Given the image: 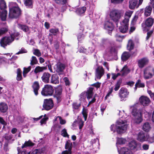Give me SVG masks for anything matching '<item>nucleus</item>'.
I'll use <instances>...</instances> for the list:
<instances>
[{
    "mask_svg": "<svg viewBox=\"0 0 154 154\" xmlns=\"http://www.w3.org/2000/svg\"><path fill=\"white\" fill-rule=\"evenodd\" d=\"M121 82L120 81H118L115 85L114 90L115 91H117L119 88Z\"/></svg>",
    "mask_w": 154,
    "mask_h": 154,
    "instance_id": "obj_48",
    "label": "nucleus"
},
{
    "mask_svg": "<svg viewBox=\"0 0 154 154\" xmlns=\"http://www.w3.org/2000/svg\"><path fill=\"white\" fill-rule=\"evenodd\" d=\"M143 113L145 115V117H149V113L146 111L144 108L138 110L136 108L132 107V113L134 116L133 120L134 123L139 124L142 122V115Z\"/></svg>",
    "mask_w": 154,
    "mask_h": 154,
    "instance_id": "obj_2",
    "label": "nucleus"
},
{
    "mask_svg": "<svg viewBox=\"0 0 154 154\" xmlns=\"http://www.w3.org/2000/svg\"><path fill=\"white\" fill-rule=\"evenodd\" d=\"M124 12L122 10L113 9L110 12L109 16L112 20L117 22L123 17Z\"/></svg>",
    "mask_w": 154,
    "mask_h": 154,
    "instance_id": "obj_5",
    "label": "nucleus"
},
{
    "mask_svg": "<svg viewBox=\"0 0 154 154\" xmlns=\"http://www.w3.org/2000/svg\"><path fill=\"white\" fill-rule=\"evenodd\" d=\"M72 147V143L69 140L67 141L65 145V148L66 149H68V151L69 152V154L71 153V150Z\"/></svg>",
    "mask_w": 154,
    "mask_h": 154,
    "instance_id": "obj_31",
    "label": "nucleus"
},
{
    "mask_svg": "<svg viewBox=\"0 0 154 154\" xmlns=\"http://www.w3.org/2000/svg\"><path fill=\"white\" fill-rule=\"evenodd\" d=\"M144 84L143 83H141V80H138L137 82L135 84V90H136L137 87L139 88H143L144 87Z\"/></svg>",
    "mask_w": 154,
    "mask_h": 154,
    "instance_id": "obj_40",
    "label": "nucleus"
},
{
    "mask_svg": "<svg viewBox=\"0 0 154 154\" xmlns=\"http://www.w3.org/2000/svg\"><path fill=\"white\" fill-rule=\"evenodd\" d=\"M8 31L6 28H3L0 29V36Z\"/></svg>",
    "mask_w": 154,
    "mask_h": 154,
    "instance_id": "obj_53",
    "label": "nucleus"
},
{
    "mask_svg": "<svg viewBox=\"0 0 154 154\" xmlns=\"http://www.w3.org/2000/svg\"><path fill=\"white\" fill-rule=\"evenodd\" d=\"M50 76L51 75L48 73L44 72L42 77V80L45 83H48Z\"/></svg>",
    "mask_w": 154,
    "mask_h": 154,
    "instance_id": "obj_21",
    "label": "nucleus"
},
{
    "mask_svg": "<svg viewBox=\"0 0 154 154\" xmlns=\"http://www.w3.org/2000/svg\"><path fill=\"white\" fill-rule=\"evenodd\" d=\"M33 54L34 55L38 57H39L41 56V53L37 49H35L33 52Z\"/></svg>",
    "mask_w": 154,
    "mask_h": 154,
    "instance_id": "obj_54",
    "label": "nucleus"
},
{
    "mask_svg": "<svg viewBox=\"0 0 154 154\" xmlns=\"http://www.w3.org/2000/svg\"><path fill=\"white\" fill-rule=\"evenodd\" d=\"M65 68V66L63 64L59 62L54 66V71L59 73L63 72Z\"/></svg>",
    "mask_w": 154,
    "mask_h": 154,
    "instance_id": "obj_19",
    "label": "nucleus"
},
{
    "mask_svg": "<svg viewBox=\"0 0 154 154\" xmlns=\"http://www.w3.org/2000/svg\"><path fill=\"white\" fill-rule=\"evenodd\" d=\"M104 28L108 30V33L110 34L113 28V24L110 20H107L105 22Z\"/></svg>",
    "mask_w": 154,
    "mask_h": 154,
    "instance_id": "obj_18",
    "label": "nucleus"
},
{
    "mask_svg": "<svg viewBox=\"0 0 154 154\" xmlns=\"http://www.w3.org/2000/svg\"><path fill=\"white\" fill-rule=\"evenodd\" d=\"M154 75V68L152 66H148L143 71V76L145 79H149Z\"/></svg>",
    "mask_w": 154,
    "mask_h": 154,
    "instance_id": "obj_7",
    "label": "nucleus"
},
{
    "mask_svg": "<svg viewBox=\"0 0 154 154\" xmlns=\"http://www.w3.org/2000/svg\"><path fill=\"white\" fill-rule=\"evenodd\" d=\"M112 78L113 80H115L116 78L119 75H120V73H118L117 74H114V73H112Z\"/></svg>",
    "mask_w": 154,
    "mask_h": 154,
    "instance_id": "obj_64",
    "label": "nucleus"
},
{
    "mask_svg": "<svg viewBox=\"0 0 154 154\" xmlns=\"http://www.w3.org/2000/svg\"><path fill=\"white\" fill-rule=\"evenodd\" d=\"M27 52V51L24 48H22L19 52L16 54H20L26 53Z\"/></svg>",
    "mask_w": 154,
    "mask_h": 154,
    "instance_id": "obj_61",
    "label": "nucleus"
},
{
    "mask_svg": "<svg viewBox=\"0 0 154 154\" xmlns=\"http://www.w3.org/2000/svg\"><path fill=\"white\" fill-rule=\"evenodd\" d=\"M154 22L153 19L150 17L148 18L146 20L145 24H142V26L144 31H147L148 29V27H151Z\"/></svg>",
    "mask_w": 154,
    "mask_h": 154,
    "instance_id": "obj_13",
    "label": "nucleus"
},
{
    "mask_svg": "<svg viewBox=\"0 0 154 154\" xmlns=\"http://www.w3.org/2000/svg\"><path fill=\"white\" fill-rule=\"evenodd\" d=\"M129 94V92L125 88H122L119 91V96L122 101L124 100L125 98H127Z\"/></svg>",
    "mask_w": 154,
    "mask_h": 154,
    "instance_id": "obj_10",
    "label": "nucleus"
},
{
    "mask_svg": "<svg viewBox=\"0 0 154 154\" xmlns=\"http://www.w3.org/2000/svg\"><path fill=\"white\" fill-rule=\"evenodd\" d=\"M54 92V89L52 86L47 85H45L41 92L42 95L44 96L52 95Z\"/></svg>",
    "mask_w": 154,
    "mask_h": 154,
    "instance_id": "obj_8",
    "label": "nucleus"
},
{
    "mask_svg": "<svg viewBox=\"0 0 154 154\" xmlns=\"http://www.w3.org/2000/svg\"><path fill=\"white\" fill-rule=\"evenodd\" d=\"M58 29H51L50 30V32L53 34L54 35H55L58 31Z\"/></svg>",
    "mask_w": 154,
    "mask_h": 154,
    "instance_id": "obj_62",
    "label": "nucleus"
},
{
    "mask_svg": "<svg viewBox=\"0 0 154 154\" xmlns=\"http://www.w3.org/2000/svg\"><path fill=\"white\" fill-rule=\"evenodd\" d=\"M137 3V0H130L129 2V8L131 9H134Z\"/></svg>",
    "mask_w": 154,
    "mask_h": 154,
    "instance_id": "obj_29",
    "label": "nucleus"
},
{
    "mask_svg": "<svg viewBox=\"0 0 154 154\" xmlns=\"http://www.w3.org/2000/svg\"><path fill=\"white\" fill-rule=\"evenodd\" d=\"M43 152L41 149H35L31 152L30 153V154H41Z\"/></svg>",
    "mask_w": 154,
    "mask_h": 154,
    "instance_id": "obj_49",
    "label": "nucleus"
},
{
    "mask_svg": "<svg viewBox=\"0 0 154 154\" xmlns=\"http://www.w3.org/2000/svg\"><path fill=\"white\" fill-rule=\"evenodd\" d=\"M93 88H90L86 91L83 92L80 94L79 96V100L81 102L85 101L86 98L89 101L90 100L93 95Z\"/></svg>",
    "mask_w": 154,
    "mask_h": 154,
    "instance_id": "obj_4",
    "label": "nucleus"
},
{
    "mask_svg": "<svg viewBox=\"0 0 154 154\" xmlns=\"http://www.w3.org/2000/svg\"><path fill=\"white\" fill-rule=\"evenodd\" d=\"M128 124L126 120L119 119L117 121L116 124L112 125L110 127L111 130L113 132L116 131L121 134L125 132L128 128Z\"/></svg>",
    "mask_w": 154,
    "mask_h": 154,
    "instance_id": "obj_1",
    "label": "nucleus"
},
{
    "mask_svg": "<svg viewBox=\"0 0 154 154\" xmlns=\"http://www.w3.org/2000/svg\"><path fill=\"white\" fill-rule=\"evenodd\" d=\"M128 146L131 150L135 151L141 149V145L139 143H137L135 140H133L130 142L128 144Z\"/></svg>",
    "mask_w": 154,
    "mask_h": 154,
    "instance_id": "obj_15",
    "label": "nucleus"
},
{
    "mask_svg": "<svg viewBox=\"0 0 154 154\" xmlns=\"http://www.w3.org/2000/svg\"><path fill=\"white\" fill-rule=\"evenodd\" d=\"M134 44L133 41L131 40H129L127 46L128 49L129 51L131 50L134 48Z\"/></svg>",
    "mask_w": 154,
    "mask_h": 154,
    "instance_id": "obj_33",
    "label": "nucleus"
},
{
    "mask_svg": "<svg viewBox=\"0 0 154 154\" xmlns=\"http://www.w3.org/2000/svg\"><path fill=\"white\" fill-rule=\"evenodd\" d=\"M61 135L64 137H68L69 135L68 134L66 130L65 129H64L61 131Z\"/></svg>",
    "mask_w": 154,
    "mask_h": 154,
    "instance_id": "obj_55",
    "label": "nucleus"
},
{
    "mask_svg": "<svg viewBox=\"0 0 154 154\" xmlns=\"http://www.w3.org/2000/svg\"><path fill=\"white\" fill-rule=\"evenodd\" d=\"M19 34L18 33H14L11 34L10 36L5 37L3 38L0 42L2 47H5L7 45H10L14 40L15 36H17Z\"/></svg>",
    "mask_w": 154,
    "mask_h": 154,
    "instance_id": "obj_6",
    "label": "nucleus"
},
{
    "mask_svg": "<svg viewBox=\"0 0 154 154\" xmlns=\"http://www.w3.org/2000/svg\"><path fill=\"white\" fill-rule=\"evenodd\" d=\"M121 26H119V31L122 33H126L128 29V23L122 21L120 22Z\"/></svg>",
    "mask_w": 154,
    "mask_h": 154,
    "instance_id": "obj_17",
    "label": "nucleus"
},
{
    "mask_svg": "<svg viewBox=\"0 0 154 154\" xmlns=\"http://www.w3.org/2000/svg\"><path fill=\"white\" fill-rule=\"evenodd\" d=\"M130 72V70L126 66H125L120 71V75L122 76H125L127 75Z\"/></svg>",
    "mask_w": 154,
    "mask_h": 154,
    "instance_id": "obj_24",
    "label": "nucleus"
},
{
    "mask_svg": "<svg viewBox=\"0 0 154 154\" xmlns=\"http://www.w3.org/2000/svg\"><path fill=\"white\" fill-rule=\"evenodd\" d=\"M9 17L11 18H16L21 14V11L18 5L15 2H10L9 4Z\"/></svg>",
    "mask_w": 154,
    "mask_h": 154,
    "instance_id": "obj_3",
    "label": "nucleus"
},
{
    "mask_svg": "<svg viewBox=\"0 0 154 154\" xmlns=\"http://www.w3.org/2000/svg\"><path fill=\"white\" fill-rule=\"evenodd\" d=\"M79 51L80 53H84L86 54L88 53L86 49L84 48L83 47H80L79 49Z\"/></svg>",
    "mask_w": 154,
    "mask_h": 154,
    "instance_id": "obj_57",
    "label": "nucleus"
},
{
    "mask_svg": "<svg viewBox=\"0 0 154 154\" xmlns=\"http://www.w3.org/2000/svg\"><path fill=\"white\" fill-rule=\"evenodd\" d=\"M151 129V127L149 123L146 122L143 124L142 127V129L144 131L148 132Z\"/></svg>",
    "mask_w": 154,
    "mask_h": 154,
    "instance_id": "obj_30",
    "label": "nucleus"
},
{
    "mask_svg": "<svg viewBox=\"0 0 154 154\" xmlns=\"http://www.w3.org/2000/svg\"><path fill=\"white\" fill-rule=\"evenodd\" d=\"M48 119V118L46 115L44 116V118L42 119L40 121L41 125L43 124H45L46 123V121Z\"/></svg>",
    "mask_w": 154,
    "mask_h": 154,
    "instance_id": "obj_47",
    "label": "nucleus"
},
{
    "mask_svg": "<svg viewBox=\"0 0 154 154\" xmlns=\"http://www.w3.org/2000/svg\"><path fill=\"white\" fill-rule=\"evenodd\" d=\"M23 69V76L24 77H25L26 76V74L30 70L31 67L29 66L27 68H24Z\"/></svg>",
    "mask_w": 154,
    "mask_h": 154,
    "instance_id": "obj_42",
    "label": "nucleus"
},
{
    "mask_svg": "<svg viewBox=\"0 0 154 154\" xmlns=\"http://www.w3.org/2000/svg\"><path fill=\"white\" fill-rule=\"evenodd\" d=\"M118 152L119 154H132V152L126 147L122 148Z\"/></svg>",
    "mask_w": 154,
    "mask_h": 154,
    "instance_id": "obj_22",
    "label": "nucleus"
},
{
    "mask_svg": "<svg viewBox=\"0 0 154 154\" xmlns=\"http://www.w3.org/2000/svg\"><path fill=\"white\" fill-rule=\"evenodd\" d=\"M149 138V135L148 134H145L143 131H140L138 135L137 139L141 142L148 141Z\"/></svg>",
    "mask_w": 154,
    "mask_h": 154,
    "instance_id": "obj_11",
    "label": "nucleus"
},
{
    "mask_svg": "<svg viewBox=\"0 0 154 154\" xmlns=\"http://www.w3.org/2000/svg\"><path fill=\"white\" fill-rule=\"evenodd\" d=\"M115 37L117 41L122 42L123 39L124 38V36H121L119 35H116L115 36Z\"/></svg>",
    "mask_w": 154,
    "mask_h": 154,
    "instance_id": "obj_51",
    "label": "nucleus"
},
{
    "mask_svg": "<svg viewBox=\"0 0 154 154\" xmlns=\"http://www.w3.org/2000/svg\"><path fill=\"white\" fill-rule=\"evenodd\" d=\"M112 3L114 4H119L122 3L124 0H111Z\"/></svg>",
    "mask_w": 154,
    "mask_h": 154,
    "instance_id": "obj_56",
    "label": "nucleus"
},
{
    "mask_svg": "<svg viewBox=\"0 0 154 154\" xmlns=\"http://www.w3.org/2000/svg\"><path fill=\"white\" fill-rule=\"evenodd\" d=\"M104 70L102 66H98L96 70L95 79H100L104 74Z\"/></svg>",
    "mask_w": 154,
    "mask_h": 154,
    "instance_id": "obj_12",
    "label": "nucleus"
},
{
    "mask_svg": "<svg viewBox=\"0 0 154 154\" xmlns=\"http://www.w3.org/2000/svg\"><path fill=\"white\" fill-rule=\"evenodd\" d=\"M53 106V102L51 99H45L44 100L43 106V108L45 110H49L52 108Z\"/></svg>",
    "mask_w": 154,
    "mask_h": 154,
    "instance_id": "obj_14",
    "label": "nucleus"
},
{
    "mask_svg": "<svg viewBox=\"0 0 154 154\" xmlns=\"http://www.w3.org/2000/svg\"><path fill=\"white\" fill-rule=\"evenodd\" d=\"M13 135L11 134H5L4 137V138L6 142H8L11 140L12 141L14 140L13 139Z\"/></svg>",
    "mask_w": 154,
    "mask_h": 154,
    "instance_id": "obj_35",
    "label": "nucleus"
},
{
    "mask_svg": "<svg viewBox=\"0 0 154 154\" xmlns=\"http://www.w3.org/2000/svg\"><path fill=\"white\" fill-rule=\"evenodd\" d=\"M140 103L143 106H147L149 105L150 100L149 98L146 96H141L139 99Z\"/></svg>",
    "mask_w": 154,
    "mask_h": 154,
    "instance_id": "obj_16",
    "label": "nucleus"
},
{
    "mask_svg": "<svg viewBox=\"0 0 154 154\" xmlns=\"http://www.w3.org/2000/svg\"><path fill=\"white\" fill-rule=\"evenodd\" d=\"M113 91V87H111L109 88V90L108 91V93L106 96L105 98V99H107L108 97L110 96H112V93Z\"/></svg>",
    "mask_w": 154,
    "mask_h": 154,
    "instance_id": "obj_44",
    "label": "nucleus"
},
{
    "mask_svg": "<svg viewBox=\"0 0 154 154\" xmlns=\"http://www.w3.org/2000/svg\"><path fill=\"white\" fill-rule=\"evenodd\" d=\"M46 68L45 67H40L39 66H38L35 68L34 72L35 73H37L39 72H42Z\"/></svg>",
    "mask_w": 154,
    "mask_h": 154,
    "instance_id": "obj_37",
    "label": "nucleus"
},
{
    "mask_svg": "<svg viewBox=\"0 0 154 154\" xmlns=\"http://www.w3.org/2000/svg\"><path fill=\"white\" fill-rule=\"evenodd\" d=\"M152 11V7L148 6H146L144 9V14L146 17H148L150 15Z\"/></svg>",
    "mask_w": 154,
    "mask_h": 154,
    "instance_id": "obj_26",
    "label": "nucleus"
},
{
    "mask_svg": "<svg viewBox=\"0 0 154 154\" xmlns=\"http://www.w3.org/2000/svg\"><path fill=\"white\" fill-rule=\"evenodd\" d=\"M86 10V8L85 7H83L81 8H79L76 10V12L77 14L80 15L85 13Z\"/></svg>",
    "mask_w": 154,
    "mask_h": 154,
    "instance_id": "obj_34",
    "label": "nucleus"
},
{
    "mask_svg": "<svg viewBox=\"0 0 154 154\" xmlns=\"http://www.w3.org/2000/svg\"><path fill=\"white\" fill-rule=\"evenodd\" d=\"M32 88L35 94L37 95L38 94V91L39 88L38 83L37 82H35L32 85Z\"/></svg>",
    "mask_w": 154,
    "mask_h": 154,
    "instance_id": "obj_27",
    "label": "nucleus"
},
{
    "mask_svg": "<svg viewBox=\"0 0 154 154\" xmlns=\"http://www.w3.org/2000/svg\"><path fill=\"white\" fill-rule=\"evenodd\" d=\"M96 99H95V97L94 96L93 98L92 99V100L90 101H89L88 104L87 105L88 106H89L91 104L94 102H95L96 101Z\"/></svg>",
    "mask_w": 154,
    "mask_h": 154,
    "instance_id": "obj_63",
    "label": "nucleus"
},
{
    "mask_svg": "<svg viewBox=\"0 0 154 154\" xmlns=\"http://www.w3.org/2000/svg\"><path fill=\"white\" fill-rule=\"evenodd\" d=\"M34 144L32 143L30 140H29L27 141H26L24 144L22 146V148L27 146H33Z\"/></svg>",
    "mask_w": 154,
    "mask_h": 154,
    "instance_id": "obj_36",
    "label": "nucleus"
},
{
    "mask_svg": "<svg viewBox=\"0 0 154 154\" xmlns=\"http://www.w3.org/2000/svg\"><path fill=\"white\" fill-rule=\"evenodd\" d=\"M132 14V12L131 11H128L126 12L124 15V19L122 21L129 23L130 18Z\"/></svg>",
    "mask_w": 154,
    "mask_h": 154,
    "instance_id": "obj_23",
    "label": "nucleus"
},
{
    "mask_svg": "<svg viewBox=\"0 0 154 154\" xmlns=\"http://www.w3.org/2000/svg\"><path fill=\"white\" fill-rule=\"evenodd\" d=\"M24 3L26 6L31 7L33 4L32 0H23Z\"/></svg>",
    "mask_w": 154,
    "mask_h": 154,
    "instance_id": "obj_39",
    "label": "nucleus"
},
{
    "mask_svg": "<svg viewBox=\"0 0 154 154\" xmlns=\"http://www.w3.org/2000/svg\"><path fill=\"white\" fill-rule=\"evenodd\" d=\"M126 142V140L125 139L123 138H118L117 140L116 144L117 145L119 144H125Z\"/></svg>",
    "mask_w": 154,
    "mask_h": 154,
    "instance_id": "obj_41",
    "label": "nucleus"
},
{
    "mask_svg": "<svg viewBox=\"0 0 154 154\" xmlns=\"http://www.w3.org/2000/svg\"><path fill=\"white\" fill-rule=\"evenodd\" d=\"M130 56V54L127 52H125L122 54L121 56L122 60L125 61L128 60Z\"/></svg>",
    "mask_w": 154,
    "mask_h": 154,
    "instance_id": "obj_32",
    "label": "nucleus"
},
{
    "mask_svg": "<svg viewBox=\"0 0 154 154\" xmlns=\"http://www.w3.org/2000/svg\"><path fill=\"white\" fill-rule=\"evenodd\" d=\"M84 122L82 121L81 119L79 120L78 121V123L79 125V128L81 129L84 125Z\"/></svg>",
    "mask_w": 154,
    "mask_h": 154,
    "instance_id": "obj_58",
    "label": "nucleus"
},
{
    "mask_svg": "<svg viewBox=\"0 0 154 154\" xmlns=\"http://www.w3.org/2000/svg\"><path fill=\"white\" fill-rule=\"evenodd\" d=\"M95 46L94 45H93L91 47H90L88 48L89 51H87L88 53H92L93 52L95 49Z\"/></svg>",
    "mask_w": 154,
    "mask_h": 154,
    "instance_id": "obj_59",
    "label": "nucleus"
},
{
    "mask_svg": "<svg viewBox=\"0 0 154 154\" xmlns=\"http://www.w3.org/2000/svg\"><path fill=\"white\" fill-rule=\"evenodd\" d=\"M147 92L151 98L154 100V93H152L150 90H148Z\"/></svg>",
    "mask_w": 154,
    "mask_h": 154,
    "instance_id": "obj_60",
    "label": "nucleus"
},
{
    "mask_svg": "<svg viewBox=\"0 0 154 154\" xmlns=\"http://www.w3.org/2000/svg\"><path fill=\"white\" fill-rule=\"evenodd\" d=\"M6 8V4L4 0H0V8L3 10L0 16L3 21L5 20L6 18L7 11L5 10Z\"/></svg>",
    "mask_w": 154,
    "mask_h": 154,
    "instance_id": "obj_9",
    "label": "nucleus"
},
{
    "mask_svg": "<svg viewBox=\"0 0 154 154\" xmlns=\"http://www.w3.org/2000/svg\"><path fill=\"white\" fill-rule=\"evenodd\" d=\"M18 26L20 28L23 30L25 32H27L29 31V28L28 27L26 26L19 24Z\"/></svg>",
    "mask_w": 154,
    "mask_h": 154,
    "instance_id": "obj_45",
    "label": "nucleus"
},
{
    "mask_svg": "<svg viewBox=\"0 0 154 154\" xmlns=\"http://www.w3.org/2000/svg\"><path fill=\"white\" fill-rule=\"evenodd\" d=\"M59 119L60 120V123L61 125L65 124L66 123V121L65 120L63 119L60 116H58L56 118L54 119L55 121H57L58 119Z\"/></svg>",
    "mask_w": 154,
    "mask_h": 154,
    "instance_id": "obj_46",
    "label": "nucleus"
},
{
    "mask_svg": "<svg viewBox=\"0 0 154 154\" xmlns=\"http://www.w3.org/2000/svg\"><path fill=\"white\" fill-rule=\"evenodd\" d=\"M37 62V60L36 57L34 56H32V59L31 60L30 64L31 65H33L36 64Z\"/></svg>",
    "mask_w": 154,
    "mask_h": 154,
    "instance_id": "obj_50",
    "label": "nucleus"
},
{
    "mask_svg": "<svg viewBox=\"0 0 154 154\" xmlns=\"http://www.w3.org/2000/svg\"><path fill=\"white\" fill-rule=\"evenodd\" d=\"M17 81H20L22 79V72L19 69H18L17 70Z\"/></svg>",
    "mask_w": 154,
    "mask_h": 154,
    "instance_id": "obj_38",
    "label": "nucleus"
},
{
    "mask_svg": "<svg viewBox=\"0 0 154 154\" xmlns=\"http://www.w3.org/2000/svg\"><path fill=\"white\" fill-rule=\"evenodd\" d=\"M8 106L7 105L4 103H0V110L3 112H5L7 110Z\"/></svg>",
    "mask_w": 154,
    "mask_h": 154,
    "instance_id": "obj_28",
    "label": "nucleus"
},
{
    "mask_svg": "<svg viewBox=\"0 0 154 154\" xmlns=\"http://www.w3.org/2000/svg\"><path fill=\"white\" fill-rule=\"evenodd\" d=\"M55 1L57 3L63 5L66 4L67 2L66 0H55Z\"/></svg>",
    "mask_w": 154,
    "mask_h": 154,
    "instance_id": "obj_52",
    "label": "nucleus"
},
{
    "mask_svg": "<svg viewBox=\"0 0 154 154\" xmlns=\"http://www.w3.org/2000/svg\"><path fill=\"white\" fill-rule=\"evenodd\" d=\"M51 83L54 84H57L59 83L58 76L57 75L54 74L51 76Z\"/></svg>",
    "mask_w": 154,
    "mask_h": 154,
    "instance_id": "obj_25",
    "label": "nucleus"
},
{
    "mask_svg": "<svg viewBox=\"0 0 154 154\" xmlns=\"http://www.w3.org/2000/svg\"><path fill=\"white\" fill-rule=\"evenodd\" d=\"M82 113L83 115V116L85 119V120L86 121L87 117V115L88 113V109H87L85 108V107H83L82 109Z\"/></svg>",
    "mask_w": 154,
    "mask_h": 154,
    "instance_id": "obj_43",
    "label": "nucleus"
},
{
    "mask_svg": "<svg viewBox=\"0 0 154 154\" xmlns=\"http://www.w3.org/2000/svg\"><path fill=\"white\" fill-rule=\"evenodd\" d=\"M149 61V59L147 57L142 58L138 61V65L140 68H143L148 63Z\"/></svg>",
    "mask_w": 154,
    "mask_h": 154,
    "instance_id": "obj_20",
    "label": "nucleus"
}]
</instances>
